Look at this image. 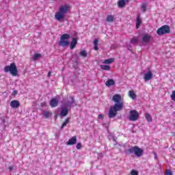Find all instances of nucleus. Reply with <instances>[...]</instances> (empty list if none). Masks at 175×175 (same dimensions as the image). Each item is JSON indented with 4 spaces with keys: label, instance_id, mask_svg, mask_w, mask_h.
<instances>
[{
    "label": "nucleus",
    "instance_id": "obj_26",
    "mask_svg": "<svg viewBox=\"0 0 175 175\" xmlns=\"http://www.w3.org/2000/svg\"><path fill=\"white\" fill-rule=\"evenodd\" d=\"M73 103H75V99L73 98V97H72L70 101H68V102L66 104V106L67 107H69V106H72V105H73Z\"/></svg>",
    "mask_w": 175,
    "mask_h": 175
},
{
    "label": "nucleus",
    "instance_id": "obj_29",
    "mask_svg": "<svg viewBox=\"0 0 175 175\" xmlns=\"http://www.w3.org/2000/svg\"><path fill=\"white\" fill-rule=\"evenodd\" d=\"M43 117L44 118H49V117H50V112L47 111H44L43 112Z\"/></svg>",
    "mask_w": 175,
    "mask_h": 175
},
{
    "label": "nucleus",
    "instance_id": "obj_7",
    "mask_svg": "<svg viewBox=\"0 0 175 175\" xmlns=\"http://www.w3.org/2000/svg\"><path fill=\"white\" fill-rule=\"evenodd\" d=\"M139 118V112L136 110H132L130 111L129 119L130 121H136Z\"/></svg>",
    "mask_w": 175,
    "mask_h": 175
},
{
    "label": "nucleus",
    "instance_id": "obj_30",
    "mask_svg": "<svg viewBox=\"0 0 175 175\" xmlns=\"http://www.w3.org/2000/svg\"><path fill=\"white\" fill-rule=\"evenodd\" d=\"M80 55L83 57V58H85L87 57V51H81L80 53Z\"/></svg>",
    "mask_w": 175,
    "mask_h": 175
},
{
    "label": "nucleus",
    "instance_id": "obj_1",
    "mask_svg": "<svg viewBox=\"0 0 175 175\" xmlns=\"http://www.w3.org/2000/svg\"><path fill=\"white\" fill-rule=\"evenodd\" d=\"M113 102L115 105L110 107L109 112V118H114L117 116V111H121L124 107V98L120 94H115L112 97Z\"/></svg>",
    "mask_w": 175,
    "mask_h": 175
},
{
    "label": "nucleus",
    "instance_id": "obj_10",
    "mask_svg": "<svg viewBox=\"0 0 175 175\" xmlns=\"http://www.w3.org/2000/svg\"><path fill=\"white\" fill-rule=\"evenodd\" d=\"M76 142H77V137L74 136L67 142V145L73 146V144H76Z\"/></svg>",
    "mask_w": 175,
    "mask_h": 175
},
{
    "label": "nucleus",
    "instance_id": "obj_4",
    "mask_svg": "<svg viewBox=\"0 0 175 175\" xmlns=\"http://www.w3.org/2000/svg\"><path fill=\"white\" fill-rule=\"evenodd\" d=\"M128 151L130 154H135L137 158H140V157L143 155L144 152L143 149L139 148L138 146L130 148Z\"/></svg>",
    "mask_w": 175,
    "mask_h": 175
},
{
    "label": "nucleus",
    "instance_id": "obj_5",
    "mask_svg": "<svg viewBox=\"0 0 175 175\" xmlns=\"http://www.w3.org/2000/svg\"><path fill=\"white\" fill-rule=\"evenodd\" d=\"M68 39H70V35L68 33H64L60 37V40L59 42V44L62 46V47H65L69 44Z\"/></svg>",
    "mask_w": 175,
    "mask_h": 175
},
{
    "label": "nucleus",
    "instance_id": "obj_18",
    "mask_svg": "<svg viewBox=\"0 0 175 175\" xmlns=\"http://www.w3.org/2000/svg\"><path fill=\"white\" fill-rule=\"evenodd\" d=\"M42 58V54L35 53L32 57L33 61H37V59H40Z\"/></svg>",
    "mask_w": 175,
    "mask_h": 175
},
{
    "label": "nucleus",
    "instance_id": "obj_11",
    "mask_svg": "<svg viewBox=\"0 0 175 175\" xmlns=\"http://www.w3.org/2000/svg\"><path fill=\"white\" fill-rule=\"evenodd\" d=\"M11 107H13V109H17L20 106V103L17 100H12L10 103Z\"/></svg>",
    "mask_w": 175,
    "mask_h": 175
},
{
    "label": "nucleus",
    "instance_id": "obj_25",
    "mask_svg": "<svg viewBox=\"0 0 175 175\" xmlns=\"http://www.w3.org/2000/svg\"><path fill=\"white\" fill-rule=\"evenodd\" d=\"M100 67L103 70H110V66L107 65H100Z\"/></svg>",
    "mask_w": 175,
    "mask_h": 175
},
{
    "label": "nucleus",
    "instance_id": "obj_21",
    "mask_svg": "<svg viewBox=\"0 0 175 175\" xmlns=\"http://www.w3.org/2000/svg\"><path fill=\"white\" fill-rule=\"evenodd\" d=\"M145 118L146 119V121H148V122H151L152 121V118L151 117V115H150V113H145Z\"/></svg>",
    "mask_w": 175,
    "mask_h": 175
},
{
    "label": "nucleus",
    "instance_id": "obj_24",
    "mask_svg": "<svg viewBox=\"0 0 175 175\" xmlns=\"http://www.w3.org/2000/svg\"><path fill=\"white\" fill-rule=\"evenodd\" d=\"M94 49L96 51H98L99 50V48H98V43H99V41L98 40H94Z\"/></svg>",
    "mask_w": 175,
    "mask_h": 175
},
{
    "label": "nucleus",
    "instance_id": "obj_16",
    "mask_svg": "<svg viewBox=\"0 0 175 175\" xmlns=\"http://www.w3.org/2000/svg\"><path fill=\"white\" fill-rule=\"evenodd\" d=\"M129 96L130 98H131V99H133V100H135V99H136V94L135 93V92H133V90H130L129 92Z\"/></svg>",
    "mask_w": 175,
    "mask_h": 175
},
{
    "label": "nucleus",
    "instance_id": "obj_12",
    "mask_svg": "<svg viewBox=\"0 0 175 175\" xmlns=\"http://www.w3.org/2000/svg\"><path fill=\"white\" fill-rule=\"evenodd\" d=\"M76 44H77V39H76L75 38H73L71 41L70 49L71 50H73V49H75V47H76Z\"/></svg>",
    "mask_w": 175,
    "mask_h": 175
},
{
    "label": "nucleus",
    "instance_id": "obj_23",
    "mask_svg": "<svg viewBox=\"0 0 175 175\" xmlns=\"http://www.w3.org/2000/svg\"><path fill=\"white\" fill-rule=\"evenodd\" d=\"M112 62H114V58H109V59H105L103 62V64H112Z\"/></svg>",
    "mask_w": 175,
    "mask_h": 175
},
{
    "label": "nucleus",
    "instance_id": "obj_6",
    "mask_svg": "<svg viewBox=\"0 0 175 175\" xmlns=\"http://www.w3.org/2000/svg\"><path fill=\"white\" fill-rule=\"evenodd\" d=\"M157 33L159 36L166 33H170V27L168 25H163L157 30Z\"/></svg>",
    "mask_w": 175,
    "mask_h": 175
},
{
    "label": "nucleus",
    "instance_id": "obj_36",
    "mask_svg": "<svg viewBox=\"0 0 175 175\" xmlns=\"http://www.w3.org/2000/svg\"><path fill=\"white\" fill-rule=\"evenodd\" d=\"M103 117H104L103 114H99L98 116V118L99 120H103Z\"/></svg>",
    "mask_w": 175,
    "mask_h": 175
},
{
    "label": "nucleus",
    "instance_id": "obj_9",
    "mask_svg": "<svg viewBox=\"0 0 175 175\" xmlns=\"http://www.w3.org/2000/svg\"><path fill=\"white\" fill-rule=\"evenodd\" d=\"M153 77L152 72L150 70L147 71L144 75V79L145 81H149V80H151Z\"/></svg>",
    "mask_w": 175,
    "mask_h": 175
},
{
    "label": "nucleus",
    "instance_id": "obj_39",
    "mask_svg": "<svg viewBox=\"0 0 175 175\" xmlns=\"http://www.w3.org/2000/svg\"><path fill=\"white\" fill-rule=\"evenodd\" d=\"M154 155L155 159H158V155L157 154V153L154 152Z\"/></svg>",
    "mask_w": 175,
    "mask_h": 175
},
{
    "label": "nucleus",
    "instance_id": "obj_34",
    "mask_svg": "<svg viewBox=\"0 0 175 175\" xmlns=\"http://www.w3.org/2000/svg\"><path fill=\"white\" fill-rule=\"evenodd\" d=\"M165 175H173V174L172 173V171L170 170H167Z\"/></svg>",
    "mask_w": 175,
    "mask_h": 175
},
{
    "label": "nucleus",
    "instance_id": "obj_3",
    "mask_svg": "<svg viewBox=\"0 0 175 175\" xmlns=\"http://www.w3.org/2000/svg\"><path fill=\"white\" fill-rule=\"evenodd\" d=\"M4 72L8 73L10 72L13 76H17V66H16V64L12 63L10 66H6L4 69Z\"/></svg>",
    "mask_w": 175,
    "mask_h": 175
},
{
    "label": "nucleus",
    "instance_id": "obj_2",
    "mask_svg": "<svg viewBox=\"0 0 175 175\" xmlns=\"http://www.w3.org/2000/svg\"><path fill=\"white\" fill-rule=\"evenodd\" d=\"M70 10V7L68 5H64L59 7V11L55 14V18L57 21H62L65 18V14Z\"/></svg>",
    "mask_w": 175,
    "mask_h": 175
},
{
    "label": "nucleus",
    "instance_id": "obj_38",
    "mask_svg": "<svg viewBox=\"0 0 175 175\" xmlns=\"http://www.w3.org/2000/svg\"><path fill=\"white\" fill-rule=\"evenodd\" d=\"M9 170L10 172H12V170H13V165L9 167Z\"/></svg>",
    "mask_w": 175,
    "mask_h": 175
},
{
    "label": "nucleus",
    "instance_id": "obj_15",
    "mask_svg": "<svg viewBox=\"0 0 175 175\" xmlns=\"http://www.w3.org/2000/svg\"><path fill=\"white\" fill-rule=\"evenodd\" d=\"M142 25V18H140L139 16H137V21H136V29L140 28V25Z\"/></svg>",
    "mask_w": 175,
    "mask_h": 175
},
{
    "label": "nucleus",
    "instance_id": "obj_28",
    "mask_svg": "<svg viewBox=\"0 0 175 175\" xmlns=\"http://www.w3.org/2000/svg\"><path fill=\"white\" fill-rule=\"evenodd\" d=\"M141 8L143 12H146V10H147V3H142Z\"/></svg>",
    "mask_w": 175,
    "mask_h": 175
},
{
    "label": "nucleus",
    "instance_id": "obj_37",
    "mask_svg": "<svg viewBox=\"0 0 175 175\" xmlns=\"http://www.w3.org/2000/svg\"><path fill=\"white\" fill-rule=\"evenodd\" d=\"M42 107H44L46 106V102L41 103Z\"/></svg>",
    "mask_w": 175,
    "mask_h": 175
},
{
    "label": "nucleus",
    "instance_id": "obj_8",
    "mask_svg": "<svg viewBox=\"0 0 175 175\" xmlns=\"http://www.w3.org/2000/svg\"><path fill=\"white\" fill-rule=\"evenodd\" d=\"M152 40V36L151 35L146 33L142 37L143 43H150Z\"/></svg>",
    "mask_w": 175,
    "mask_h": 175
},
{
    "label": "nucleus",
    "instance_id": "obj_32",
    "mask_svg": "<svg viewBox=\"0 0 175 175\" xmlns=\"http://www.w3.org/2000/svg\"><path fill=\"white\" fill-rule=\"evenodd\" d=\"M170 98L172 100H174L175 102V90L172 91Z\"/></svg>",
    "mask_w": 175,
    "mask_h": 175
},
{
    "label": "nucleus",
    "instance_id": "obj_40",
    "mask_svg": "<svg viewBox=\"0 0 175 175\" xmlns=\"http://www.w3.org/2000/svg\"><path fill=\"white\" fill-rule=\"evenodd\" d=\"M48 76H49V77H50V76H51V72H48Z\"/></svg>",
    "mask_w": 175,
    "mask_h": 175
},
{
    "label": "nucleus",
    "instance_id": "obj_13",
    "mask_svg": "<svg viewBox=\"0 0 175 175\" xmlns=\"http://www.w3.org/2000/svg\"><path fill=\"white\" fill-rule=\"evenodd\" d=\"M50 105L51 107H57L58 106V100L57 98H52Z\"/></svg>",
    "mask_w": 175,
    "mask_h": 175
},
{
    "label": "nucleus",
    "instance_id": "obj_33",
    "mask_svg": "<svg viewBox=\"0 0 175 175\" xmlns=\"http://www.w3.org/2000/svg\"><path fill=\"white\" fill-rule=\"evenodd\" d=\"M131 175H139V172H137V170H133L131 172Z\"/></svg>",
    "mask_w": 175,
    "mask_h": 175
},
{
    "label": "nucleus",
    "instance_id": "obj_17",
    "mask_svg": "<svg viewBox=\"0 0 175 175\" xmlns=\"http://www.w3.org/2000/svg\"><path fill=\"white\" fill-rule=\"evenodd\" d=\"M68 108H63L61 111L60 116H62V117H65L68 116Z\"/></svg>",
    "mask_w": 175,
    "mask_h": 175
},
{
    "label": "nucleus",
    "instance_id": "obj_20",
    "mask_svg": "<svg viewBox=\"0 0 175 175\" xmlns=\"http://www.w3.org/2000/svg\"><path fill=\"white\" fill-rule=\"evenodd\" d=\"M106 21H107V23H113V21H114V16L108 15L107 16Z\"/></svg>",
    "mask_w": 175,
    "mask_h": 175
},
{
    "label": "nucleus",
    "instance_id": "obj_31",
    "mask_svg": "<svg viewBox=\"0 0 175 175\" xmlns=\"http://www.w3.org/2000/svg\"><path fill=\"white\" fill-rule=\"evenodd\" d=\"M137 42H139V38L137 37H134L132 38L131 40V43H137Z\"/></svg>",
    "mask_w": 175,
    "mask_h": 175
},
{
    "label": "nucleus",
    "instance_id": "obj_19",
    "mask_svg": "<svg viewBox=\"0 0 175 175\" xmlns=\"http://www.w3.org/2000/svg\"><path fill=\"white\" fill-rule=\"evenodd\" d=\"M114 83H115L114 80H113V79H109L108 81H106L105 85H106L107 87H110V86H111V85H114Z\"/></svg>",
    "mask_w": 175,
    "mask_h": 175
},
{
    "label": "nucleus",
    "instance_id": "obj_35",
    "mask_svg": "<svg viewBox=\"0 0 175 175\" xmlns=\"http://www.w3.org/2000/svg\"><path fill=\"white\" fill-rule=\"evenodd\" d=\"M81 147H82L81 144L78 143V144H77V148L78 150H80V148H81Z\"/></svg>",
    "mask_w": 175,
    "mask_h": 175
},
{
    "label": "nucleus",
    "instance_id": "obj_22",
    "mask_svg": "<svg viewBox=\"0 0 175 175\" xmlns=\"http://www.w3.org/2000/svg\"><path fill=\"white\" fill-rule=\"evenodd\" d=\"M125 5H126L125 0H119L118 2V8H124Z\"/></svg>",
    "mask_w": 175,
    "mask_h": 175
},
{
    "label": "nucleus",
    "instance_id": "obj_14",
    "mask_svg": "<svg viewBox=\"0 0 175 175\" xmlns=\"http://www.w3.org/2000/svg\"><path fill=\"white\" fill-rule=\"evenodd\" d=\"M6 122H8V117L1 116L0 124L4 126V128L6 126Z\"/></svg>",
    "mask_w": 175,
    "mask_h": 175
},
{
    "label": "nucleus",
    "instance_id": "obj_27",
    "mask_svg": "<svg viewBox=\"0 0 175 175\" xmlns=\"http://www.w3.org/2000/svg\"><path fill=\"white\" fill-rule=\"evenodd\" d=\"M69 121H70V119L68 118L66 119L65 122L62 125V127H61L62 129H64V128H65V126H66V125L69 124Z\"/></svg>",
    "mask_w": 175,
    "mask_h": 175
}]
</instances>
